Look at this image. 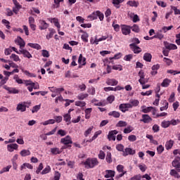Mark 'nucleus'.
I'll return each instance as SVG.
<instances>
[{"label":"nucleus","mask_w":180,"mask_h":180,"mask_svg":"<svg viewBox=\"0 0 180 180\" xmlns=\"http://www.w3.org/2000/svg\"><path fill=\"white\" fill-rule=\"evenodd\" d=\"M180 157L176 156L174 160L172 162V165L174 168H176L177 170L175 169H171L169 174L171 176H174V178H180L179 174L178 172H180Z\"/></svg>","instance_id":"1"},{"label":"nucleus","mask_w":180,"mask_h":180,"mask_svg":"<svg viewBox=\"0 0 180 180\" xmlns=\"http://www.w3.org/2000/svg\"><path fill=\"white\" fill-rule=\"evenodd\" d=\"M82 165H84L86 169H91L99 165V161H98L96 158H88L85 162H82Z\"/></svg>","instance_id":"2"},{"label":"nucleus","mask_w":180,"mask_h":180,"mask_svg":"<svg viewBox=\"0 0 180 180\" xmlns=\"http://www.w3.org/2000/svg\"><path fill=\"white\" fill-rule=\"evenodd\" d=\"M51 92H53L51 94L52 98H56V96L60 95L61 92L64 91V88H56V87H49Z\"/></svg>","instance_id":"3"},{"label":"nucleus","mask_w":180,"mask_h":180,"mask_svg":"<svg viewBox=\"0 0 180 180\" xmlns=\"http://www.w3.org/2000/svg\"><path fill=\"white\" fill-rule=\"evenodd\" d=\"M60 143L66 146L68 148L71 147V144H72V140L71 139V136L69 135L66 136L65 138H62L60 139Z\"/></svg>","instance_id":"4"},{"label":"nucleus","mask_w":180,"mask_h":180,"mask_svg":"<svg viewBox=\"0 0 180 180\" xmlns=\"http://www.w3.org/2000/svg\"><path fill=\"white\" fill-rule=\"evenodd\" d=\"M119 109L122 113H126L129 109H131V105L130 103H122L120 105Z\"/></svg>","instance_id":"5"},{"label":"nucleus","mask_w":180,"mask_h":180,"mask_svg":"<svg viewBox=\"0 0 180 180\" xmlns=\"http://www.w3.org/2000/svg\"><path fill=\"white\" fill-rule=\"evenodd\" d=\"M121 30L122 34L124 36H127V34H130V33H131V27L129 25H122Z\"/></svg>","instance_id":"6"},{"label":"nucleus","mask_w":180,"mask_h":180,"mask_svg":"<svg viewBox=\"0 0 180 180\" xmlns=\"http://www.w3.org/2000/svg\"><path fill=\"white\" fill-rule=\"evenodd\" d=\"M117 133H119V131H117V130H112L110 131L108 135V139L109 140V141H110L111 140H112V141H116V134H117Z\"/></svg>","instance_id":"7"},{"label":"nucleus","mask_w":180,"mask_h":180,"mask_svg":"<svg viewBox=\"0 0 180 180\" xmlns=\"http://www.w3.org/2000/svg\"><path fill=\"white\" fill-rule=\"evenodd\" d=\"M136 150L131 149V148H126L123 151V157H127V155H134Z\"/></svg>","instance_id":"8"},{"label":"nucleus","mask_w":180,"mask_h":180,"mask_svg":"<svg viewBox=\"0 0 180 180\" xmlns=\"http://www.w3.org/2000/svg\"><path fill=\"white\" fill-rule=\"evenodd\" d=\"M3 88L4 89H6V91H8V94H19V90L16 89V88L15 87H9L6 85H4Z\"/></svg>","instance_id":"9"},{"label":"nucleus","mask_w":180,"mask_h":180,"mask_svg":"<svg viewBox=\"0 0 180 180\" xmlns=\"http://www.w3.org/2000/svg\"><path fill=\"white\" fill-rule=\"evenodd\" d=\"M19 51L20 54H22L23 57H25V58H32V57H33L30 52H29V51L26 49H21L19 50Z\"/></svg>","instance_id":"10"},{"label":"nucleus","mask_w":180,"mask_h":180,"mask_svg":"<svg viewBox=\"0 0 180 180\" xmlns=\"http://www.w3.org/2000/svg\"><path fill=\"white\" fill-rule=\"evenodd\" d=\"M139 77H140V79H139V82L141 84V85H145L146 80H144V78L146 76L144 75V72L143 71V70L139 72Z\"/></svg>","instance_id":"11"},{"label":"nucleus","mask_w":180,"mask_h":180,"mask_svg":"<svg viewBox=\"0 0 180 180\" xmlns=\"http://www.w3.org/2000/svg\"><path fill=\"white\" fill-rule=\"evenodd\" d=\"M129 47L132 50V51H134V53L135 54H139V53H141V48H140L137 45H134V44H129Z\"/></svg>","instance_id":"12"},{"label":"nucleus","mask_w":180,"mask_h":180,"mask_svg":"<svg viewBox=\"0 0 180 180\" xmlns=\"http://www.w3.org/2000/svg\"><path fill=\"white\" fill-rule=\"evenodd\" d=\"M24 82L26 85V86H29V85H31V86H33L34 89H39V84L34 83L33 82H32L31 80H24Z\"/></svg>","instance_id":"13"},{"label":"nucleus","mask_w":180,"mask_h":180,"mask_svg":"<svg viewBox=\"0 0 180 180\" xmlns=\"http://www.w3.org/2000/svg\"><path fill=\"white\" fill-rule=\"evenodd\" d=\"M140 122H143V123H150V122H153V118H151L150 115L144 114L142 115V119L140 120Z\"/></svg>","instance_id":"14"},{"label":"nucleus","mask_w":180,"mask_h":180,"mask_svg":"<svg viewBox=\"0 0 180 180\" xmlns=\"http://www.w3.org/2000/svg\"><path fill=\"white\" fill-rule=\"evenodd\" d=\"M105 84H107V85H110L111 86H116V85L119 84V82L116 80V79H107Z\"/></svg>","instance_id":"15"},{"label":"nucleus","mask_w":180,"mask_h":180,"mask_svg":"<svg viewBox=\"0 0 180 180\" xmlns=\"http://www.w3.org/2000/svg\"><path fill=\"white\" fill-rule=\"evenodd\" d=\"M39 24L40 25L39 26V29L40 30H46V29H47L49 27V24L43 20H39Z\"/></svg>","instance_id":"16"},{"label":"nucleus","mask_w":180,"mask_h":180,"mask_svg":"<svg viewBox=\"0 0 180 180\" xmlns=\"http://www.w3.org/2000/svg\"><path fill=\"white\" fill-rule=\"evenodd\" d=\"M16 41L18 46H20V50H22V49H23V47L26 46V43L25 42V40H23V39H22V37H17Z\"/></svg>","instance_id":"17"},{"label":"nucleus","mask_w":180,"mask_h":180,"mask_svg":"<svg viewBox=\"0 0 180 180\" xmlns=\"http://www.w3.org/2000/svg\"><path fill=\"white\" fill-rule=\"evenodd\" d=\"M165 46L167 50H176L178 49V46L174 44H169L168 42H165Z\"/></svg>","instance_id":"18"},{"label":"nucleus","mask_w":180,"mask_h":180,"mask_svg":"<svg viewBox=\"0 0 180 180\" xmlns=\"http://www.w3.org/2000/svg\"><path fill=\"white\" fill-rule=\"evenodd\" d=\"M25 103H19L17 105L16 110L17 112H26V105H25Z\"/></svg>","instance_id":"19"},{"label":"nucleus","mask_w":180,"mask_h":180,"mask_svg":"<svg viewBox=\"0 0 180 180\" xmlns=\"http://www.w3.org/2000/svg\"><path fill=\"white\" fill-rule=\"evenodd\" d=\"M115 171L113 170H105V174L104 178H113L115 176Z\"/></svg>","instance_id":"20"},{"label":"nucleus","mask_w":180,"mask_h":180,"mask_svg":"<svg viewBox=\"0 0 180 180\" xmlns=\"http://www.w3.org/2000/svg\"><path fill=\"white\" fill-rule=\"evenodd\" d=\"M18 146L16 143H11L7 146L8 151H10V153H12L13 150H18Z\"/></svg>","instance_id":"21"},{"label":"nucleus","mask_w":180,"mask_h":180,"mask_svg":"<svg viewBox=\"0 0 180 180\" xmlns=\"http://www.w3.org/2000/svg\"><path fill=\"white\" fill-rule=\"evenodd\" d=\"M171 82H172L171 79L166 78L162 82L161 86H162L163 88H167V86H169V84H171Z\"/></svg>","instance_id":"22"},{"label":"nucleus","mask_w":180,"mask_h":180,"mask_svg":"<svg viewBox=\"0 0 180 180\" xmlns=\"http://www.w3.org/2000/svg\"><path fill=\"white\" fill-rule=\"evenodd\" d=\"M151 58H153V56L150 53H146L143 55V60L147 61L148 63H151Z\"/></svg>","instance_id":"23"},{"label":"nucleus","mask_w":180,"mask_h":180,"mask_svg":"<svg viewBox=\"0 0 180 180\" xmlns=\"http://www.w3.org/2000/svg\"><path fill=\"white\" fill-rule=\"evenodd\" d=\"M30 154H32L30 150L26 149H23L20 152V155H21V157H27L30 155Z\"/></svg>","instance_id":"24"},{"label":"nucleus","mask_w":180,"mask_h":180,"mask_svg":"<svg viewBox=\"0 0 180 180\" xmlns=\"http://www.w3.org/2000/svg\"><path fill=\"white\" fill-rule=\"evenodd\" d=\"M78 63L80 65H85L86 64V58L82 57V54H80L78 59Z\"/></svg>","instance_id":"25"},{"label":"nucleus","mask_w":180,"mask_h":180,"mask_svg":"<svg viewBox=\"0 0 180 180\" xmlns=\"http://www.w3.org/2000/svg\"><path fill=\"white\" fill-rule=\"evenodd\" d=\"M87 18L89 20H96V19H98V13L94 11L91 15H88Z\"/></svg>","instance_id":"26"},{"label":"nucleus","mask_w":180,"mask_h":180,"mask_svg":"<svg viewBox=\"0 0 180 180\" xmlns=\"http://www.w3.org/2000/svg\"><path fill=\"white\" fill-rule=\"evenodd\" d=\"M27 45L32 49H35L36 50H41V46H40L39 44L29 43Z\"/></svg>","instance_id":"27"},{"label":"nucleus","mask_w":180,"mask_h":180,"mask_svg":"<svg viewBox=\"0 0 180 180\" xmlns=\"http://www.w3.org/2000/svg\"><path fill=\"white\" fill-rule=\"evenodd\" d=\"M105 160L108 164H112V162H113V160H112V153L110 152H107Z\"/></svg>","instance_id":"28"},{"label":"nucleus","mask_w":180,"mask_h":180,"mask_svg":"<svg viewBox=\"0 0 180 180\" xmlns=\"http://www.w3.org/2000/svg\"><path fill=\"white\" fill-rule=\"evenodd\" d=\"M108 116H112V117L117 119L120 117V112L117 111H111L108 113Z\"/></svg>","instance_id":"29"},{"label":"nucleus","mask_w":180,"mask_h":180,"mask_svg":"<svg viewBox=\"0 0 180 180\" xmlns=\"http://www.w3.org/2000/svg\"><path fill=\"white\" fill-rule=\"evenodd\" d=\"M173 146H174V141L169 140V141H167L165 144L166 150H171Z\"/></svg>","instance_id":"30"},{"label":"nucleus","mask_w":180,"mask_h":180,"mask_svg":"<svg viewBox=\"0 0 180 180\" xmlns=\"http://www.w3.org/2000/svg\"><path fill=\"white\" fill-rule=\"evenodd\" d=\"M49 32H50L49 34L46 36L47 40H50V39H52L53 36H54L56 33V30L50 29Z\"/></svg>","instance_id":"31"},{"label":"nucleus","mask_w":180,"mask_h":180,"mask_svg":"<svg viewBox=\"0 0 180 180\" xmlns=\"http://www.w3.org/2000/svg\"><path fill=\"white\" fill-rule=\"evenodd\" d=\"M51 172V167L49 165H47L41 172V175H46V174H49Z\"/></svg>","instance_id":"32"},{"label":"nucleus","mask_w":180,"mask_h":180,"mask_svg":"<svg viewBox=\"0 0 180 180\" xmlns=\"http://www.w3.org/2000/svg\"><path fill=\"white\" fill-rule=\"evenodd\" d=\"M92 112V108H86L84 110V113H85V119H90L91 117V112Z\"/></svg>","instance_id":"33"},{"label":"nucleus","mask_w":180,"mask_h":180,"mask_svg":"<svg viewBox=\"0 0 180 180\" xmlns=\"http://www.w3.org/2000/svg\"><path fill=\"white\" fill-rule=\"evenodd\" d=\"M89 96L88 94L82 93L77 96V99H79V101H84V99H86Z\"/></svg>","instance_id":"34"},{"label":"nucleus","mask_w":180,"mask_h":180,"mask_svg":"<svg viewBox=\"0 0 180 180\" xmlns=\"http://www.w3.org/2000/svg\"><path fill=\"white\" fill-rule=\"evenodd\" d=\"M127 126V122L126 121H119L117 124L116 127H126Z\"/></svg>","instance_id":"35"},{"label":"nucleus","mask_w":180,"mask_h":180,"mask_svg":"<svg viewBox=\"0 0 180 180\" xmlns=\"http://www.w3.org/2000/svg\"><path fill=\"white\" fill-rule=\"evenodd\" d=\"M10 58L13 60V61H15V63H18V61H20V58H19V56L15 53L11 54V56H10Z\"/></svg>","instance_id":"36"},{"label":"nucleus","mask_w":180,"mask_h":180,"mask_svg":"<svg viewBox=\"0 0 180 180\" xmlns=\"http://www.w3.org/2000/svg\"><path fill=\"white\" fill-rule=\"evenodd\" d=\"M169 126H171V122L169 121H162L161 123V127L163 129H167V127H169Z\"/></svg>","instance_id":"37"},{"label":"nucleus","mask_w":180,"mask_h":180,"mask_svg":"<svg viewBox=\"0 0 180 180\" xmlns=\"http://www.w3.org/2000/svg\"><path fill=\"white\" fill-rule=\"evenodd\" d=\"M51 153L54 155H57V154H60L61 151H60V148H52L51 149Z\"/></svg>","instance_id":"38"},{"label":"nucleus","mask_w":180,"mask_h":180,"mask_svg":"<svg viewBox=\"0 0 180 180\" xmlns=\"http://www.w3.org/2000/svg\"><path fill=\"white\" fill-rule=\"evenodd\" d=\"M154 108L153 107H142V112L143 113H149V112H151Z\"/></svg>","instance_id":"39"},{"label":"nucleus","mask_w":180,"mask_h":180,"mask_svg":"<svg viewBox=\"0 0 180 180\" xmlns=\"http://www.w3.org/2000/svg\"><path fill=\"white\" fill-rule=\"evenodd\" d=\"M108 36H102L99 39L96 38V39L94 40V43H96V44H98L99 41H103V40H106V39H108Z\"/></svg>","instance_id":"40"},{"label":"nucleus","mask_w":180,"mask_h":180,"mask_svg":"<svg viewBox=\"0 0 180 180\" xmlns=\"http://www.w3.org/2000/svg\"><path fill=\"white\" fill-rule=\"evenodd\" d=\"M131 30H132V32H134L135 33L140 32V27H139V25L136 24L131 27Z\"/></svg>","instance_id":"41"},{"label":"nucleus","mask_w":180,"mask_h":180,"mask_svg":"<svg viewBox=\"0 0 180 180\" xmlns=\"http://www.w3.org/2000/svg\"><path fill=\"white\" fill-rule=\"evenodd\" d=\"M127 5H129V6H134V8H137V6H139V2L136 1H129L127 2Z\"/></svg>","instance_id":"42"},{"label":"nucleus","mask_w":180,"mask_h":180,"mask_svg":"<svg viewBox=\"0 0 180 180\" xmlns=\"http://www.w3.org/2000/svg\"><path fill=\"white\" fill-rule=\"evenodd\" d=\"M22 9V6H15L13 7V12L15 14L18 15L19 13V11Z\"/></svg>","instance_id":"43"},{"label":"nucleus","mask_w":180,"mask_h":180,"mask_svg":"<svg viewBox=\"0 0 180 180\" xmlns=\"http://www.w3.org/2000/svg\"><path fill=\"white\" fill-rule=\"evenodd\" d=\"M54 123H56V120L51 119L42 122V124L43 126H47V124H54Z\"/></svg>","instance_id":"44"},{"label":"nucleus","mask_w":180,"mask_h":180,"mask_svg":"<svg viewBox=\"0 0 180 180\" xmlns=\"http://www.w3.org/2000/svg\"><path fill=\"white\" fill-rule=\"evenodd\" d=\"M1 22L3 23V25H4L6 26V27L9 30H11V22H9L8 20H6V19H3L1 20Z\"/></svg>","instance_id":"45"},{"label":"nucleus","mask_w":180,"mask_h":180,"mask_svg":"<svg viewBox=\"0 0 180 180\" xmlns=\"http://www.w3.org/2000/svg\"><path fill=\"white\" fill-rule=\"evenodd\" d=\"M129 104L131 105V108H133V106H139L140 102L139 101V100H130L129 101Z\"/></svg>","instance_id":"46"},{"label":"nucleus","mask_w":180,"mask_h":180,"mask_svg":"<svg viewBox=\"0 0 180 180\" xmlns=\"http://www.w3.org/2000/svg\"><path fill=\"white\" fill-rule=\"evenodd\" d=\"M86 105V103L85 101H75V106H79L80 108H84Z\"/></svg>","instance_id":"47"},{"label":"nucleus","mask_w":180,"mask_h":180,"mask_svg":"<svg viewBox=\"0 0 180 180\" xmlns=\"http://www.w3.org/2000/svg\"><path fill=\"white\" fill-rule=\"evenodd\" d=\"M41 108V105H34V106L32 108V113H37V112L40 110V108Z\"/></svg>","instance_id":"48"},{"label":"nucleus","mask_w":180,"mask_h":180,"mask_svg":"<svg viewBox=\"0 0 180 180\" xmlns=\"http://www.w3.org/2000/svg\"><path fill=\"white\" fill-rule=\"evenodd\" d=\"M89 36L88 35V33L84 32V34L82 35L81 39L84 43H88V37Z\"/></svg>","instance_id":"49"},{"label":"nucleus","mask_w":180,"mask_h":180,"mask_svg":"<svg viewBox=\"0 0 180 180\" xmlns=\"http://www.w3.org/2000/svg\"><path fill=\"white\" fill-rule=\"evenodd\" d=\"M96 13H97V18H98L101 22H102L105 18V15L102 12L99 11H96Z\"/></svg>","instance_id":"50"},{"label":"nucleus","mask_w":180,"mask_h":180,"mask_svg":"<svg viewBox=\"0 0 180 180\" xmlns=\"http://www.w3.org/2000/svg\"><path fill=\"white\" fill-rule=\"evenodd\" d=\"M112 4H114V6L117 8V9H119V8H120V4H122V1L120 0H112Z\"/></svg>","instance_id":"51"},{"label":"nucleus","mask_w":180,"mask_h":180,"mask_svg":"<svg viewBox=\"0 0 180 180\" xmlns=\"http://www.w3.org/2000/svg\"><path fill=\"white\" fill-rule=\"evenodd\" d=\"M117 171L120 173H123L125 172H124V166L122 165H118L117 166Z\"/></svg>","instance_id":"52"},{"label":"nucleus","mask_w":180,"mask_h":180,"mask_svg":"<svg viewBox=\"0 0 180 180\" xmlns=\"http://www.w3.org/2000/svg\"><path fill=\"white\" fill-rule=\"evenodd\" d=\"M63 117H64L65 122H68L71 120V114L70 113L65 114L63 115Z\"/></svg>","instance_id":"53"},{"label":"nucleus","mask_w":180,"mask_h":180,"mask_svg":"<svg viewBox=\"0 0 180 180\" xmlns=\"http://www.w3.org/2000/svg\"><path fill=\"white\" fill-rule=\"evenodd\" d=\"M11 168H12V166L8 165L6 167H4L1 171H0V174H4V172H9V170L11 169Z\"/></svg>","instance_id":"54"},{"label":"nucleus","mask_w":180,"mask_h":180,"mask_svg":"<svg viewBox=\"0 0 180 180\" xmlns=\"http://www.w3.org/2000/svg\"><path fill=\"white\" fill-rule=\"evenodd\" d=\"M87 92H88V94H89V95H95V94H96L95 87L91 86V87L89 88L87 90Z\"/></svg>","instance_id":"55"},{"label":"nucleus","mask_w":180,"mask_h":180,"mask_svg":"<svg viewBox=\"0 0 180 180\" xmlns=\"http://www.w3.org/2000/svg\"><path fill=\"white\" fill-rule=\"evenodd\" d=\"M98 157L100 160H103L106 157V154L103 150H100Z\"/></svg>","instance_id":"56"},{"label":"nucleus","mask_w":180,"mask_h":180,"mask_svg":"<svg viewBox=\"0 0 180 180\" xmlns=\"http://www.w3.org/2000/svg\"><path fill=\"white\" fill-rule=\"evenodd\" d=\"M131 131H133V129H131V126L130 125L124 129V133L125 134H129V133H131Z\"/></svg>","instance_id":"57"},{"label":"nucleus","mask_w":180,"mask_h":180,"mask_svg":"<svg viewBox=\"0 0 180 180\" xmlns=\"http://www.w3.org/2000/svg\"><path fill=\"white\" fill-rule=\"evenodd\" d=\"M164 105H165V106H162L160 108V112L167 110V109H168V102H167V101H164Z\"/></svg>","instance_id":"58"},{"label":"nucleus","mask_w":180,"mask_h":180,"mask_svg":"<svg viewBox=\"0 0 180 180\" xmlns=\"http://www.w3.org/2000/svg\"><path fill=\"white\" fill-rule=\"evenodd\" d=\"M155 96H156V98H155V101L153 102V105L158 106V105L160 103V94H157Z\"/></svg>","instance_id":"59"},{"label":"nucleus","mask_w":180,"mask_h":180,"mask_svg":"<svg viewBox=\"0 0 180 180\" xmlns=\"http://www.w3.org/2000/svg\"><path fill=\"white\" fill-rule=\"evenodd\" d=\"M157 151H158V154H162V153L164 152V146H162V145H160L157 148Z\"/></svg>","instance_id":"60"},{"label":"nucleus","mask_w":180,"mask_h":180,"mask_svg":"<svg viewBox=\"0 0 180 180\" xmlns=\"http://www.w3.org/2000/svg\"><path fill=\"white\" fill-rule=\"evenodd\" d=\"M128 140L129 141L134 142L137 140V137L136 136V135H130L128 136Z\"/></svg>","instance_id":"61"},{"label":"nucleus","mask_w":180,"mask_h":180,"mask_svg":"<svg viewBox=\"0 0 180 180\" xmlns=\"http://www.w3.org/2000/svg\"><path fill=\"white\" fill-rule=\"evenodd\" d=\"M132 58H133V55H131V54L126 55L124 57V60L125 61H131Z\"/></svg>","instance_id":"62"},{"label":"nucleus","mask_w":180,"mask_h":180,"mask_svg":"<svg viewBox=\"0 0 180 180\" xmlns=\"http://www.w3.org/2000/svg\"><path fill=\"white\" fill-rule=\"evenodd\" d=\"M60 176H61V174H60V172H56L53 177V180H60Z\"/></svg>","instance_id":"63"},{"label":"nucleus","mask_w":180,"mask_h":180,"mask_svg":"<svg viewBox=\"0 0 180 180\" xmlns=\"http://www.w3.org/2000/svg\"><path fill=\"white\" fill-rule=\"evenodd\" d=\"M130 180H141V174L135 175Z\"/></svg>","instance_id":"64"}]
</instances>
